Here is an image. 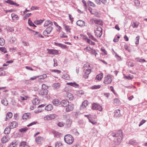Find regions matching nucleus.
I'll return each instance as SVG.
<instances>
[{"label": "nucleus", "mask_w": 147, "mask_h": 147, "mask_svg": "<svg viewBox=\"0 0 147 147\" xmlns=\"http://www.w3.org/2000/svg\"><path fill=\"white\" fill-rule=\"evenodd\" d=\"M112 136L113 137L116 138L117 142L116 144V145L119 144L122 141L123 137V134L122 130H119L115 134L114 133H112Z\"/></svg>", "instance_id": "nucleus-1"}, {"label": "nucleus", "mask_w": 147, "mask_h": 147, "mask_svg": "<svg viewBox=\"0 0 147 147\" xmlns=\"http://www.w3.org/2000/svg\"><path fill=\"white\" fill-rule=\"evenodd\" d=\"M47 88V86L44 84H43L42 85L41 89L39 91V94L42 95H47L48 92Z\"/></svg>", "instance_id": "nucleus-2"}, {"label": "nucleus", "mask_w": 147, "mask_h": 147, "mask_svg": "<svg viewBox=\"0 0 147 147\" xmlns=\"http://www.w3.org/2000/svg\"><path fill=\"white\" fill-rule=\"evenodd\" d=\"M64 140L67 143L69 144H72L74 141L73 137L70 134L66 135L64 136Z\"/></svg>", "instance_id": "nucleus-3"}, {"label": "nucleus", "mask_w": 147, "mask_h": 147, "mask_svg": "<svg viewBox=\"0 0 147 147\" xmlns=\"http://www.w3.org/2000/svg\"><path fill=\"white\" fill-rule=\"evenodd\" d=\"M57 117V115L55 114H51L48 115L44 117V119L45 120H51L54 119Z\"/></svg>", "instance_id": "nucleus-4"}, {"label": "nucleus", "mask_w": 147, "mask_h": 147, "mask_svg": "<svg viewBox=\"0 0 147 147\" xmlns=\"http://www.w3.org/2000/svg\"><path fill=\"white\" fill-rule=\"evenodd\" d=\"M111 77L110 75H108L104 78V83L105 84H109L111 83Z\"/></svg>", "instance_id": "nucleus-5"}, {"label": "nucleus", "mask_w": 147, "mask_h": 147, "mask_svg": "<svg viewBox=\"0 0 147 147\" xmlns=\"http://www.w3.org/2000/svg\"><path fill=\"white\" fill-rule=\"evenodd\" d=\"M92 108L94 110H97L100 111H102V108L101 106L96 103H94L92 104Z\"/></svg>", "instance_id": "nucleus-6"}, {"label": "nucleus", "mask_w": 147, "mask_h": 147, "mask_svg": "<svg viewBox=\"0 0 147 147\" xmlns=\"http://www.w3.org/2000/svg\"><path fill=\"white\" fill-rule=\"evenodd\" d=\"M48 53L50 54H52L54 55H57L58 54V51L55 49H47Z\"/></svg>", "instance_id": "nucleus-7"}, {"label": "nucleus", "mask_w": 147, "mask_h": 147, "mask_svg": "<svg viewBox=\"0 0 147 147\" xmlns=\"http://www.w3.org/2000/svg\"><path fill=\"white\" fill-rule=\"evenodd\" d=\"M91 72V69H86L84 71V76L85 78H87L88 76V75Z\"/></svg>", "instance_id": "nucleus-8"}, {"label": "nucleus", "mask_w": 147, "mask_h": 147, "mask_svg": "<svg viewBox=\"0 0 147 147\" xmlns=\"http://www.w3.org/2000/svg\"><path fill=\"white\" fill-rule=\"evenodd\" d=\"M9 127L11 128H14L16 127L18 125V123L16 121H13L9 123Z\"/></svg>", "instance_id": "nucleus-9"}, {"label": "nucleus", "mask_w": 147, "mask_h": 147, "mask_svg": "<svg viewBox=\"0 0 147 147\" xmlns=\"http://www.w3.org/2000/svg\"><path fill=\"white\" fill-rule=\"evenodd\" d=\"M31 114L30 113H26L23 114L22 118L23 119H27L31 118Z\"/></svg>", "instance_id": "nucleus-10"}, {"label": "nucleus", "mask_w": 147, "mask_h": 147, "mask_svg": "<svg viewBox=\"0 0 147 147\" xmlns=\"http://www.w3.org/2000/svg\"><path fill=\"white\" fill-rule=\"evenodd\" d=\"M62 106L64 107H66L69 105V103L68 101L67 100H62L61 103Z\"/></svg>", "instance_id": "nucleus-11"}, {"label": "nucleus", "mask_w": 147, "mask_h": 147, "mask_svg": "<svg viewBox=\"0 0 147 147\" xmlns=\"http://www.w3.org/2000/svg\"><path fill=\"white\" fill-rule=\"evenodd\" d=\"M68 107L66 108V111L67 112H69L72 111L74 109V105L73 104H71L69 105Z\"/></svg>", "instance_id": "nucleus-12"}, {"label": "nucleus", "mask_w": 147, "mask_h": 147, "mask_svg": "<svg viewBox=\"0 0 147 147\" xmlns=\"http://www.w3.org/2000/svg\"><path fill=\"white\" fill-rule=\"evenodd\" d=\"M88 105V101L86 100H84L82 103V104L80 106V109H82L86 108V107Z\"/></svg>", "instance_id": "nucleus-13"}, {"label": "nucleus", "mask_w": 147, "mask_h": 147, "mask_svg": "<svg viewBox=\"0 0 147 147\" xmlns=\"http://www.w3.org/2000/svg\"><path fill=\"white\" fill-rule=\"evenodd\" d=\"M85 22L83 21L82 20H79L76 22L77 24L81 27H82L85 26Z\"/></svg>", "instance_id": "nucleus-14"}, {"label": "nucleus", "mask_w": 147, "mask_h": 147, "mask_svg": "<svg viewBox=\"0 0 147 147\" xmlns=\"http://www.w3.org/2000/svg\"><path fill=\"white\" fill-rule=\"evenodd\" d=\"M52 102L54 105L57 106L61 104L60 101L57 99H54L53 101Z\"/></svg>", "instance_id": "nucleus-15"}, {"label": "nucleus", "mask_w": 147, "mask_h": 147, "mask_svg": "<svg viewBox=\"0 0 147 147\" xmlns=\"http://www.w3.org/2000/svg\"><path fill=\"white\" fill-rule=\"evenodd\" d=\"M67 85L72 86L75 88H77L79 86L78 84L75 82H68L67 83Z\"/></svg>", "instance_id": "nucleus-16"}, {"label": "nucleus", "mask_w": 147, "mask_h": 147, "mask_svg": "<svg viewBox=\"0 0 147 147\" xmlns=\"http://www.w3.org/2000/svg\"><path fill=\"white\" fill-rule=\"evenodd\" d=\"M120 111V110L119 109L116 110L114 112V117H117L120 116L121 115Z\"/></svg>", "instance_id": "nucleus-17"}, {"label": "nucleus", "mask_w": 147, "mask_h": 147, "mask_svg": "<svg viewBox=\"0 0 147 147\" xmlns=\"http://www.w3.org/2000/svg\"><path fill=\"white\" fill-rule=\"evenodd\" d=\"M9 138L8 136L6 135L3 137L1 139V141L3 143H5L7 142Z\"/></svg>", "instance_id": "nucleus-18"}, {"label": "nucleus", "mask_w": 147, "mask_h": 147, "mask_svg": "<svg viewBox=\"0 0 147 147\" xmlns=\"http://www.w3.org/2000/svg\"><path fill=\"white\" fill-rule=\"evenodd\" d=\"M53 107L52 105L49 104L46 106L45 109L47 111H50L53 109Z\"/></svg>", "instance_id": "nucleus-19"}, {"label": "nucleus", "mask_w": 147, "mask_h": 147, "mask_svg": "<svg viewBox=\"0 0 147 147\" xmlns=\"http://www.w3.org/2000/svg\"><path fill=\"white\" fill-rule=\"evenodd\" d=\"M17 141L14 140L11 142L8 147H17Z\"/></svg>", "instance_id": "nucleus-20"}, {"label": "nucleus", "mask_w": 147, "mask_h": 147, "mask_svg": "<svg viewBox=\"0 0 147 147\" xmlns=\"http://www.w3.org/2000/svg\"><path fill=\"white\" fill-rule=\"evenodd\" d=\"M103 76V74L102 73H100L99 74L97 75L96 77V79L98 80H101Z\"/></svg>", "instance_id": "nucleus-21"}, {"label": "nucleus", "mask_w": 147, "mask_h": 147, "mask_svg": "<svg viewBox=\"0 0 147 147\" xmlns=\"http://www.w3.org/2000/svg\"><path fill=\"white\" fill-rule=\"evenodd\" d=\"M12 115L13 114L12 113L10 112L8 113L6 115V117L5 120L7 121V119L11 118L12 116Z\"/></svg>", "instance_id": "nucleus-22"}, {"label": "nucleus", "mask_w": 147, "mask_h": 147, "mask_svg": "<svg viewBox=\"0 0 147 147\" xmlns=\"http://www.w3.org/2000/svg\"><path fill=\"white\" fill-rule=\"evenodd\" d=\"M11 128L9 126L7 127L5 129L4 133L5 134H8L11 130Z\"/></svg>", "instance_id": "nucleus-23"}, {"label": "nucleus", "mask_w": 147, "mask_h": 147, "mask_svg": "<svg viewBox=\"0 0 147 147\" xmlns=\"http://www.w3.org/2000/svg\"><path fill=\"white\" fill-rule=\"evenodd\" d=\"M40 100L37 98H35L33 100L32 103L34 105H38L40 102Z\"/></svg>", "instance_id": "nucleus-24"}, {"label": "nucleus", "mask_w": 147, "mask_h": 147, "mask_svg": "<svg viewBox=\"0 0 147 147\" xmlns=\"http://www.w3.org/2000/svg\"><path fill=\"white\" fill-rule=\"evenodd\" d=\"M60 84L59 83H55L52 85V87L55 89H57L59 88Z\"/></svg>", "instance_id": "nucleus-25"}, {"label": "nucleus", "mask_w": 147, "mask_h": 147, "mask_svg": "<svg viewBox=\"0 0 147 147\" xmlns=\"http://www.w3.org/2000/svg\"><path fill=\"white\" fill-rule=\"evenodd\" d=\"M87 34L89 38L92 40H93L96 42H97L98 41L97 40L96 38H95L90 33L88 32L87 33Z\"/></svg>", "instance_id": "nucleus-26"}, {"label": "nucleus", "mask_w": 147, "mask_h": 147, "mask_svg": "<svg viewBox=\"0 0 147 147\" xmlns=\"http://www.w3.org/2000/svg\"><path fill=\"white\" fill-rule=\"evenodd\" d=\"M43 137L41 136H38L36 137L35 139V140L36 142L38 143H39L43 139Z\"/></svg>", "instance_id": "nucleus-27"}, {"label": "nucleus", "mask_w": 147, "mask_h": 147, "mask_svg": "<svg viewBox=\"0 0 147 147\" xmlns=\"http://www.w3.org/2000/svg\"><path fill=\"white\" fill-rule=\"evenodd\" d=\"M71 120L70 119H68L67 120L66 124L67 127H69L71 126Z\"/></svg>", "instance_id": "nucleus-28"}, {"label": "nucleus", "mask_w": 147, "mask_h": 147, "mask_svg": "<svg viewBox=\"0 0 147 147\" xmlns=\"http://www.w3.org/2000/svg\"><path fill=\"white\" fill-rule=\"evenodd\" d=\"M44 20V19L43 20H37L35 21L34 22V23L36 25L40 24H42Z\"/></svg>", "instance_id": "nucleus-29"}, {"label": "nucleus", "mask_w": 147, "mask_h": 147, "mask_svg": "<svg viewBox=\"0 0 147 147\" xmlns=\"http://www.w3.org/2000/svg\"><path fill=\"white\" fill-rule=\"evenodd\" d=\"M129 143L130 144L133 145H136L137 144L136 141L133 139L130 140L129 142Z\"/></svg>", "instance_id": "nucleus-30"}, {"label": "nucleus", "mask_w": 147, "mask_h": 147, "mask_svg": "<svg viewBox=\"0 0 147 147\" xmlns=\"http://www.w3.org/2000/svg\"><path fill=\"white\" fill-rule=\"evenodd\" d=\"M95 35L97 37H100L101 36L102 34V33L101 32H100L97 31H95Z\"/></svg>", "instance_id": "nucleus-31"}, {"label": "nucleus", "mask_w": 147, "mask_h": 147, "mask_svg": "<svg viewBox=\"0 0 147 147\" xmlns=\"http://www.w3.org/2000/svg\"><path fill=\"white\" fill-rule=\"evenodd\" d=\"M5 43V40L2 38H0V45L3 46Z\"/></svg>", "instance_id": "nucleus-32"}, {"label": "nucleus", "mask_w": 147, "mask_h": 147, "mask_svg": "<svg viewBox=\"0 0 147 147\" xmlns=\"http://www.w3.org/2000/svg\"><path fill=\"white\" fill-rule=\"evenodd\" d=\"M28 129V127H25L20 129L19 131L20 132L22 133H24L26 132Z\"/></svg>", "instance_id": "nucleus-33"}, {"label": "nucleus", "mask_w": 147, "mask_h": 147, "mask_svg": "<svg viewBox=\"0 0 147 147\" xmlns=\"http://www.w3.org/2000/svg\"><path fill=\"white\" fill-rule=\"evenodd\" d=\"M11 16L12 19L13 20H18V16L17 15H15L14 13H12Z\"/></svg>", "instance_id": "nucleus-34"}, {"label": "nucleus", "mask_w": 147, "mask_h": 147, "mask_svg": "<svg viewBox=\"0 0 147 147\" xmlns=\"http://www.w3.org/2000/svg\"><path fill=\"white\" fill-rule=\"evenodd\" d=\"M1 103L5 106H7L8 104V101L6 99L2 100Z\"/></svg>", "instance_id": "nucleus-35"}, {"label": "nucleus", "mask_w": 147, "mask_h": 147, "mask_svg": "<svg viewBox=\"0 0 147 147\" xmlns=\"http://www.w3.org/2000/svg\"><path fill=\"white\" fill-rule=\"evenodd\" d=\"M62 144L60 142H57L55 144V147H62Z\"/></svg>", "instance_id": "nucleus-36"}, {"label": "nucleus", "mask_w": 147, "mask_h": 147, "mask_svg": "<svg viewBox=\"0 0 147 147\" xmlns=\"http://www.w3.org/2000/svg\"><path fill=\"white\" fill-rule=\"evenodd\" d=\"M65 30L67 32H70V30L71 29V28H70V26L67 25H65Z\"/></svg>", "instance_id": "nucleus-37"}, {"label": "nucleus", "mask_w": 147, "mask_h": 147, "mask_svg": "<svg viewBox=\"0 0 147 147\" xmlns=\"http://www.w3.org/2000/svg\"><path fill=\"white\" fill-rule=\"evenodd\" d=\"M91 14L94 15L96 17H99L100 16V14L98 12L94 11L93 12H91Z\"/></svg>", "instance_id": "nucleus-38"}, {"label": "nucleus", "mask_w": 147, "mask_h": 147, "mask_svg": "<svg viewBox=\"0 0 147 147\" xmlns=\"http://www.w3.org/2000/svg\"><path fill=\"white\" fill-rule=\"evenodd\" d=\"M53 134L54 135V136L57 138L59 137L60 135V134L59 133L56 131H54Z\"/></svg>", "instance_id": "nucleus-39"}, {"label": "nucleus", "mask_w": 147, "mask_h": 147, "mask_svg": "<svg viewBox=\"0 0 147 147\" xmlns=\"http://www.w3.org/2000/svg\"><path fill=\"white\" fill-rule=\"evenodd\" d=\"M53 29V28L52 27H48L46 30L48 34H50L52 30Z\"/></svg>", "instance_id": "nucleus-40"}, {"label": "nucleus", "mask_w": 147, "mask_h": 147, "mask_svg": "<svg viewBox=\"0 0 147 147\" xmlns=\"http://www.w3.org/2000/svg\"><path fill=\"white\" fill-rule=\"evenodd\" d=\"M6 29L9 32H12L14 31V29L13 27H11L8 26L6 27Z\"/></svg>", "instance_id": "nucleus-41"}, {"label": "nucleus", "mask_w": 147, "mask_h": 147, "mask_svg": "<svg viewBox=\"0 0 147 147\" xmlns=\"http://www.w3.org/2000/svg\"><path fill=\"white\" fill-rule=\"evenodd\" d=\"M4 1L11 5H13L14 4H15L14 2L11 0H7V1Z\"/></svg>", "instance_id": "nucleus-42"}, {"label": "nucleus", "mask_w": 147, "mask_h": 147, "mask_svg": "<svg viewBox=\"0 0 147 147\" xmlns=\"http://www.w3.org/2000/svg\"><path fill=\"white\" fill-rule=\"evenodd\" d=\"M63 78L64 79L67 80H69L70 78L69 76L67 74H65L63 75Z\"/></svg>", "instance_id": "nucleus-43"}, {"label": "nucleus", "mask_w": 147, "mask_h": 147, "mask_svg": "<svg viewBox=\"0 0 147 147\" xmlns=\"http://www.w3.org/2000/svg\"><path fill=\"white\" fill-rule=\"evenodd\" d=\"M100 87L101 86L100 85H94L91 88L93 89H96L100 88Z\"/></svg>", "instance_id": "nucleus-44"}, {"label": "nucleus", "mask_w": 147, "mask_h": 147, "mask_svg": "<svg viewBox=\"0 0 147 147\" xmlns=\"http://www.w3.org/2000/svg\"><path fill=\"white\" fill-rule=\"evenodd\" d=\"M90 53L95 55V57H96V55H98V53H97L96 51L94 49H92Z\"/></svg>", "instance_id": "nucleus-45"}, {"label": "nucleus", "mask_w": 147, "mask_h": 147, "mask_svg": "<svg viewBox=\"0 0 147 147\" xmlns=\"http://www.w3.org/2000/svg\"><path fill=\"white\" fill-rule=\"evenodd\" d=\"M96 24L102 25V22L101 20L96 19Z\"/></svg>", "instance_id": "nucleus-46"}, {"label": "nucleus", "mask_w": 147, "mask_h": 147, "mask_svg": "<svg viewBox=\"0 0 147 147\" xmlns=\"http://www.w3.org/2000/svg\"><path fill=\"white\" fill-rule=\"evenodd\" d=\"M87 4L88 5L92 6L93 7H94L96 6L95 4H94L93 2L90 1H88Z\"/></svg>", "instance_id": "nucleus-47"}, {"label": "nucleus", "mask_w": 147, "mask_h": 147, "mask_svg": "<svg viewBox=\"0 0 147 147\" xmlns=\"http://www.w3.org/2000/svg\"><path fill=\"white\" fill-rule=\"evenodd\" d=\"M47 75L45 74H44L43 75L38 76V77L39 78V79H44L45 78H47Z\"/></svg>", "instance_id": "nucleus-48"}, {"label": "nucleus", "mask_w": 147, "mask_h": 147, "mask_svg": "<svg viewBox=\"0 0 147 147\" xmlns=\"http://www.w3.org/2000/svg\"><path fill=\"white\" fill-rule=\"evenodd\" d=\"M120 101L118 99L116 98L114 100V104L115 105H117L119 103Z\"/></svg>", "instance_id": "nucleus-49"}, {"label": "nucleus", "mask_w": 147, "mask_h": 147, "mask_svg": "<svg viewBox=\"0 0 147 147\" xmlns=\"http://www.w3.org/2000/svg\"><path fill=\"white\" fill-rule=\"evenodd\" d=\"M96 18H92L90 20V22L92 24H95L96 23Z\"/></svg>", "instance_id": "nucleus-50"}, {"label": "nucleus", "mask_w": 147, "mask_h": 147, "mask_svg": "<svg viewBox=\"0 0 147 147\" xmlns=\"http://www.w3.org/2000/svg\"><path fill=\"white\" fill-rule=\"evenodd\" d=\"M0 51L5 53L7 52L6 49L5 47H0Z\"/></svg>", "instance_id": "nucleus-51"}, {"label": "nucleus", "mask_w": 147, "mask_h": 147, "mask_svg": "<svg viewBox=\"0 0 147 147\" xmlns=\"http://www.w3.org/2000/svg\"><path fill=\"white\" fill-rule=\"evenodd\" d=\"M5 74V72L3 70H0V76H4Z\"/></svg>", "instance_id": "nucleus-52"}, {"label": "nucleus", "mask_w": 147, "mask_h": 147, "mask_svg": "<svg viewBox=\"0 0 147 147\" xmlns=\"http://www.w3.org/2000/svg\"><path fill=\"white\" fill-rule=\"evenodd\" d=\"M26 142H22L20 144L19 146L20 147L23 146V147L26 145Z\"/></svg>", "instance_id": "nucleus-53"}, {"label": "nucleus", "mask_w": 147, "mask_h": 147, "mask_svg": "<svg viewBox=\"0 0 147 147\" xmlns=\"http://www.w3.org/2000/svg\"><path fill=\"white\" fill-rule=\"evenodd\" d=\"M138 23L137 22H134L133 24H132V26L133 28H137L138 27Z\"/></svg>", "instance_id": "nucleus-54"}, {"label": "nucleus", "mask_w": 147, "mask_h": 147, "mask_svg": "<svg viewBox=\"0 0 147 147\" xmlns=\"http://www.w3.org/2000/svg\"><path fill=\"white\" fill-rule=\"evenodd\" d=\"M37 122L36 121H33L32 123H30V124H29L27 126L28 127H30V126H31L33 125H35V124H36L37 123Z\"/></svg>", "instance_id": "nucleus-55"}, {"label": "nucleus", "mask_w": 147, "mask_h": 147, "mask_svg": "<svg viewBox=\"0 0 147 147\" xmlns=\"http://www.w3.org/2000/svg\"><path fill=\"white\" fill-rule=\"evenodd\" d=\"M115 57L118 61H120L121 60V57L119 56L116 53H115Z\"/></svg>", "instance_id": "nucleus-56"}, {"label": "nucleus", "mask_w": 147, "mask_h": 147, "mask_svg": "<svg viewBox=\"0 0 147 147\" xmlns=\"http://www.w3.org/2000/svg\"><path fill=\"white\" fill-rule=\"evenodd\" d=\"M50 20L46 21L44 24V26H46L49 25L50 24Z\"/></svg>", "instance_id": "nucleus-57"}, {"label": "nucleus", "mask_w": 147, "mask_h": 147, "mask_svg": "<svg viewBox=\"0 0 147 147\" xmlns=\"http://www.w3.org/2000/svg\"><path fill=\"white\" fill-rule=\"evenodd\" d=\"M39 7H34L32 6L31 8V9L32 10H38L39 9Z\"/></svg>", "instance_id": "nucleus-58"}, {"label": "nucleus", "mask_w": 147, "mask_h": 147, "mask_svg": "<svg viewBox=\"0 0 147 147\" xmlns=\"http://www.w3.org/2000/svg\"><path fill=\"white\" fill-rule=\"evenodd\" d=\"M58 125L61 127H63L64 125V124L62 122H59L57 124Z\"/></svg>", "instance_id": "nucleus-59"}, {"label": "nucleus", "mask_w": 147, "mask_h": 147, "mask_svg": "<svg viewBox=\"0 0 147 147\" xmlns=\"http://www.w3.org/2000/svg\"><path fill=\"white\" fill-rule=\"evenodd\" d=\"M146 120L142 119L140 122L139 125V126H140L142 125L144 123L146 122Z\"/></svg>", "instance_id": "nucleus-60"}, {"label": "nucleus", "mask_w": 147, "mask_h": 147, "mask_svg": "<svg viewBox=\"0 0 147 147\" xmlns=\"http://www.w3.org/2000/svg\"><path fill=\"white\" fill-rule=\"evenodd\" d=\"M16 40V38L14 37H12L10 40V42L11 43H14Z\"/></svg>", "instance_id": "nucleus-61"}, {"label": "nucleus", "mask_w": 147, "mask_h": 147, "mask_svg": "<svg viewBox=\"0 0 147 147\" xmlns=\"http://www.w3.org/2000/svg\"><path fill=\"white\" fill-rule=\"evenodd\" d=\"M139 39H140L139 36H137L136 38V45H138V44Z\"/></svg>", "instance_id": "nucleus-62"}, {"label": "nucleus", "mask_w": 147, "mask_h": 147, "mask_svg": "<svg viewBox=\"0 0 147 147\" xmlns=\"http://www.w3.org/2000/svg\"><path fill=\"white\" fill-rule=\"evenodd\" d=\"M68 15L69 20L71 21L72 23L74 21V18L71 17V16L70 14H69Z\"/></svg>", "instance_id": "nucleus-63"}, {"label": "nucleus", "mask_w": 147, "mask_h": 147, "mask_svg": "<svg viewBox=\"0 0 147 147\" xmlns=\"http://www.w3.org/2000/svg\"><path fill=\"white\" fill-rule=\"evenodd\" d=\"M101 51H102L104 53V55H107V51L104 48H102L101 49Z\"/></svg>", "instance_id": "nucleus-64"}]
</instances>
